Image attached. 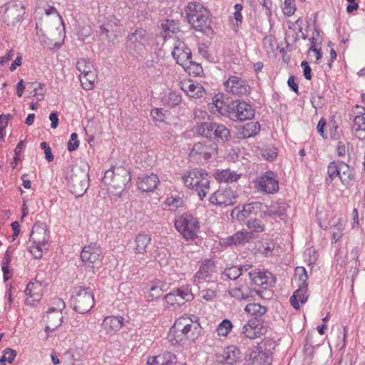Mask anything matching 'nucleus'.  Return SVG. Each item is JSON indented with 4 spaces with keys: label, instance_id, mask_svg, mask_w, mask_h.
Here are the masks:
<instances>
[{
    "label": "nucleus",
    "instance_id": "69168bd1",
    "mask_svg": "<svg viewBox=\"0 0 365 365\" xmlns=\"http://www.w3.org/2000/svg\"><path fill=\"white\" fill-rule=\"evenodd\" d=\"M262 154L264 158L269 160H273L277 155L276 149L274 148L264 149L262 150Z\"/></svg>",
    "mask_w": 365,
    "mask_h": 365
},
{
    "label": "nucleus",
    "instance_id": "f257e3e1",
    "mask_svg": "<svg viewBox=\"0 0 365 365\" xmlns=\"http://www.w3.org/2000/svg\"><path fill=\"white\" fill-rule=\"evenodd\" d=\"M209 109L213 114L225 116L234 122L250 120L255 115L252 106L245 101H235L227 103L222 95L213 98Z\"/></svg>",
    "mask_w": 365,
    "mask_h": 365
},
{
    "label": "nucleus",
    "instance_id": "58836bf2",
    "mask_svg": "<svg viewBox=\"0 0 365 365\" xmlns=\"http://www.w3.org/2000/svg\"><path fill=\"white\" fill-rule=\"evenodd\" d=\"M162 29L164 31V38L168 41L173 37L172 35L176 34L179 31L178 23L173 20H164L161 24Z\"/></svg>",
    "mask_w": 365,
    "mask_h": 365
},
{
    "label": "nucleus",
    "instance_id": "473e14b6",
    "mask_svg": "<svg viewBox=\"0 0 365 365\" xmlns=\"http://www.w3.org/2000/svg\"><path fill=\"white\" fill-rule=\"evenodd\" d=\"M151 236L145 232H140L135 238L134 250L137 254H145L151 244Z\"/></svg>",
    "mask_w": 365,
    "mask_h": 365
},
{
    "label": "nucleus",
    "instance_id": "603ef678",
    "mask_svg": "<svg viewBox=\"0 0 365 365\" xmlns=\"http://www.w3.org/2000/svg\"><path fill=\"white\" fill-rule=\"evenodd\" d=\"M232 324L229 319H224L217 327L219 336H226L230 332Z\"/></svg>",
    "mask_w": 365,
    "mask_h": 365
},
{
    "label": "nucleus",
    "instance_id": "e2e57ef3",
    "mask_svg": "<svg viewBox=\"0 0 365 365\" xmlns=\"http://www.w3.org/2000/svg\"><path fill=\"white\" fill-rule=\"evenodd\" d=\"M296 277L298 276L299 280L300 281L299 285L308 284L307 281L308 279V276L307 274V271L304 267H297L296 269Z\"/></svg>",
    "mask_w": 365,
    "mask_h": 365
},
{
    "label": "nucleus",
    "instance_id": "0e129e2a",
    "mask_svg": "<svg viewBox=\"0 0 365 365\" xmlns=\"http://www.w3.org/2000/svg\"><path fill=\"white\" fill-rule=\"evenodd\" d=\"M166 205L173 207H180L183 205V200L181 197H170L166 199Z\"/></svg>",
    "mask_w": 365,
    "mask_h": 365
},
{
    "label": "nucleus",
    "instance_id": "8fccbe9b",
    "mask_svg": "<svg viewBox=\"0 0 365 365\" xmlns=\"http://www.w3.org/2000/svg\"><path fill=\"white\" fill-rule=\"evenodd\" d=\"M28 89H31V94L36 97L38 101H41L44 98V93L43 91L42 86L37 82L29 83L27 86Z\"/></svg>",
    "mask_w": 365,
    "mask_h": 365
},
{
    "label": "nucleus",
    "instance_id": "4be33fe9",
    "mask_svg": "<svg viewBox=\"0 0 365 365\" xmlns=\"http://www.w3.org/2000/svg\"><path fill=\"white\" fill-rule=\"evenodd\" d=\"M248 356L252 365H271L272 361L269 351L258 346L250 349Z\"/></svg>",
    "mask_w": 365,
    "mask_h": 365
},
{
    "label": "nucleus",
    "instance_id": "412c9836",
    "mask_svg": "<svg viewBox=\"0 0 365 365\" xmlns=\"http://www.w3.org/2000/svg\"><path fill=\"white\" fill-rule=\"evenodd\" d=\"M357 112L353 113L352 130L355 136L359 140L365 139V108L356 105Z\"/></svg>",
    "mask_w": 365,
    "mask_h": 365
},
{
    "label": "nucleus",
    "instance_id": "ea45409f",
    "mask_svg": "<svg viewBox=\"0 0 365 365\" xmlns=\"http://www.w3.org/2000/svg\"><path fill=\"white\" fill-rule=\"evenodd\" d=\"M96 77L97 74L96 70L95 68L89 73H87L83 76H79L83 88L85 90H91L94 87Z\"/></svg>",
    "mask_w": 365,
    "mask_h": 365
},
{
    "label": "nucleus",
    "instance_id": "09e8293b",
    "mask_svg": "<svg viewBox=\"0 0 365 365\" xmlns=\"http://www.w3.org/2000/svg\"><path fill=\"white\" fill-rule=\"evenodd\" d=\"M235 12L233 13V19L235 20V23L232 24V28L234 31L237 32L238 31L239 26L242 24V15L241 11L243 9V6L240 4H236L234 6Z\"/></svg>",
    "mask_w": 365,
    "mask_h": 365
},
{
    "label": "nucleus",
    "instance_id": "0eeeda50",
    "mask_svg": "<svg viewBox=\"0 0 365 365\" xmlns=\"http://www.w3.org/2000/svg\"><path fill=\"white\" fill-rule=\"evenodd\" d=\"M185 11L189 24L195 31L205 32L211 29L209 11L202 4L190 2L187 6Z\"/></svg>",
    "mask_w": 365,
    "mask_h": 365
},
{
    "label": "nucleus",
    "instance_id": "f8f14e48",
    "mask_svg": "<svg viewBox=\"0 0 365 365\" xmlns=\"http://www.w3.org/2000/svg\"><path fill=\"white\" fill-rule=\"evenodd\" d=\"M224 90L233 96L242 97L250 93V86L245 79L237 76H230L223 83Z\"/></svg>",
    "mask_w": 365,
    "mask_h": 365
},
{
    "label": "nucleus",
    "instance_id": "bf43d9fd",
    "mask_svg": "<svg viewBox=\"0 0 365 365\" xmlns=\"http://www.w3.org/2000/svg\"><path fill=\"white\" fill-rule=\"evenodd\" d=\"M284 12L288 16L294 14L296 8H295V1L294 0H284Z\"/></svg>",
    "mask_w": 365,
    "mask_h": 365
},
{
    "label": "nucleus",
    "instance_id": "2eb2a0df",
    "mask_svg": "<svg viewBox=\"0 0 365 365\" xmlns=\"http://www.w3.org/2000/svg\"><path fill=\"white\" fill-rule=\"evenodd\" d=\"M217 144L212 141L198 142L195 143L190 157L197 160H207L217 153Z\"/></svg>",
    "mask_w": 365,
    "mask_h": 365
},
{
    "label": "nucleus",
    "instance_id": "a878e982",
    "mask_svg": "<svg viewBox=\"0 0 365 365\" xmlns=\"http://www.w3.org/2000/svg\"><path fill=\"white\" fill-rule=\"evenodd\" d=\"M49 232L44 223H35L30 235L29 242L31 243L48 244Z\"/></svg>",
    "mask_w": 365,
    "mask_h": 365
},
{
    "label": "nucleus",
    "instance_id": "4d7b16f0",
    "mask_svg": "<svg viewBox=\"0 0 365 365\" xmlns=\"http://www.w3.org/2000/svg\"><path fill=\"white\" fill-rule=\"evenodd\" d=\"M185 71L192 73L195 76H198L200 73L202 72V68L200 64L192 61V58H190V63L188 66H182Z\"/></svg>",
    "mask_w": 365,
    "mask_h": 365
},
{
    "label": "nucleus",
    "instance_id": "f3484780",
    "mask_svg": "<svg viewBox=\"0 0 365 365\" xmlns=\"http://www.w3.org/2000/svg\"><path fill=\"white\" fill-rule=\"evenodd\" d=\"M101 255L100 246L96 243H91L83 248L81 258L85 266L94 268L96 264L101 262Z\"/></svg>",
    "mask_w": 365,
    "mask_h": 365
},
{
    "label": "nucleus",
    "instance_id": "20e7f679",
    "mask_svg": "<svg viewBox=\"0 0 365 365\" xmlns=\"http://www.w3.org/2000/svg\"><path fill=\"white\" fill-rule=\"evenodd\" d=\"M130 179L128 171L124 168L119 167L106 170L103 182L108 186V190L111 195L120 197Z\"/></svg>",
    "mask_w": 365,
    "mask_h": 365
},
{
    "label": "nucleus",
    "instance_id": "4c0bfd02",
    "mask_svg": "<svg viewBox=\"0 0 365 365\" xmlns=\"http://www.w3.org/2000/svg\"><path fill=\"white\" fill-rule=\"evenodd\" d=\"M288 205L284 201L273 202L271 205L264 211L267 216H283L287 211Z\"/></svg>",
    "mask_w": 365,
    "mask_h": 365
},
{
    "label": "nucleus",
    "instance_id": "338daca9",
    "mask_svg": "<svg viewBox=\"0 0 365 365\" xmlns=\"http://www.w3.org/2000/svg\"><path fill=\"white\" fill-rule=\"evenodd\" d=\"M41 148L44 150L45 153V158L48 160V162H51L53 160V155L51 153V149L46 142H42L41 143Z\"/></svg>",
    "mask_w": 365,
    "mask_h": 365
},
{
    "label": "nucleus",
    "instance_id": "393cba45",
    "mask_svg": "<svg viewBox=\"0 0 365 365\" xmlns=\"http://www.w3.org/2000/svg\"><path fill=\"white\" fill-rule=\"evenodd\" d=\"M229 294L232 297L242 300L253 298L256 295L260 296L261 292L259 290L251 289L245 284H241L239 286L230 288Z\"/></svg>",
    "mask_w": 365,
    "mask_h": 365
},
{
    "label": "nucleus",
    "instance_id": "c9c22d12",
    "mask_svg": "<svg viewBox=\"0 0 365 365\" xmlns=\"http://www.w3.org/2000/svg\"><path fill=\"white\" fill-rule=\"evenodd\" d=\"M307 287L308 284L304 283V285H299L298 289L290 297V303L295 309L299 308V302L302 304H304L307 302L308 298L307 295Z\"/></svg>",
    "mask_w": 365,
    "mask_h": 365
},
{
    "label": "nucleus",
    "instance_id": "5fc2aeb1",
    "mask_svg": "<svg viewBox=\"0 0 365 365\" xmlns=\"http://www.w3.org/2000/svg\"><path fill=\"white\" fill-rule=\"evenodd\" d=\"M66 308L65 302L60 298H54L51 300L48 311L63 312Z\"/></svg>",
    "mask_w": 365,
    "mask_h": 365
},
{
    "label": "nucleus",
    "instance_id": "774afa93",
    "mask_svg": "<svg viewBox=\"0 0 365 365\" xmlns=\"http://www.w3.org/2000/svg\"><path fill=\"white\" fill-rule=\"evenodd\" d=\"M200 295L207 301H211L216 297L215 292L210 289L202 290Z\"/></svg>",
    "mask_w": 365,
    "mask_h": 365
},
{
    "label": "nucleus",
    "instance_id": "f03ea898",
    "mask_svg": "<svg viewBox=\"0 0 365 365\" xmlns=\"http://www.w3.org/2000/svg\"><path fill=\"white\" fill-rule=\"evenodd\" d=\"M200 331L197 317L184 314L179 317L170 330L168 337L173 344L179 343L184 339L195 340Z\"/></svg>",
    "mask_w": 365,
    "mask_h": 365
},
{
    "label": "nucleus",
    "instance_id": "3c124183",
    "mask_svg": "<svg viewBox=\"0 0 365 365\" xmlns=\"http://www.w3.org/2000/svg\"><path fill=\"white\" fill-rule=\"evenodd\" d=\"M16 356V351L10 348H6L3 351V356L0 358V365H6V362L13 363Z\"/></svg>",
    "mask_w": 365,
    "mask_h": 365
},
{
    "label": "nucleus",
    "instance_id": "a19ab883",
    "mask_svg": "<svg viewBox=\"0 0 365 365\" xmlns=\"http://www.w3.org/2000/svg\"><path fill=\"white\" fill-rule=\"evenodd\" d=\"M240 175L232 171L230 169L222 170L216 173V178L220 182H236Z\"/></svg>",
    "mask_w": 365,
    "mask_h": 365
},
{
    "label": "nucleus",
    "instance_id": "9d476101",
    "mask_svg": "<svg viewBox=\"0 0 365 365\" xmlns=\"http://www.w3.org/2000/svg\"><path fill=\"white\" fill-rule=\"evenodd\" d=\"M196 131L205 138L217 141H227L231 137L230 130L226 126L212 122L200 123L196 127Z\"/></svg>",
    "mask_w": 365,
    "mask_h": 365
},
{
    "label": "nucleus",
    "instance_id": "aec40b11",
    "mask_svg": "<svg viewBox=\"0 0 365 365\" xmlns=\"http://www.w3.org/2000/svg\"><path fill=\"white\" fill-rule=\"evenodd\" d=\"M257 190L264 193L272 194L278 191L279 183L274 173L269 171L259 177L256 182Z\"/></svg>",
    "mask_w": 365,
    "mask_h": 365
},
{
    "label": "nucleus",
    "instance_id": "b1692460",
    "mask_svg": "<svg viewBox=\"0 0 365 365\" xmlns=\"http://www.w3.org/2000/svg\"><path fill=\"white\" fill-rule=\"evenodd\" d=\"M62 312L46 311L43 316V320L46 323L45 331L47 333L46 336L48 339L50 336L48 332L53 331L57 329L63 322Z\"/></svg>",
    "mask_w": 365,
    "mask_h": 365
},
{
    "label": "nucleus",
    "instance_id": "72a5a7b5",
    "mask_svg": "<svg viewBox=\"0 0 365 365\" xmlns=\"http://www.w3.org/2000/svg\"><path fill=\"white\" fill-rule=\"evenodd\" d=\"M262 327L259 322L255 319L249 320L242 327V334L249 339H255L260 336Z\"/></svg>",
    "mask_w": 365,
    "mask_h": 365
},
{
    "label": "nucleus",
    "instance_id": "a18cd8bd",
    "mask_svg": "<svg viewBox=\"0 0 365 365\" xmlns=\"http://www.w3.org/2000/svg\"><path fill=\"white\" fill-rule=\"evenodd\" d=\"M260 129L258 122H250L247 123L242 130V135L245 138H250L257 135Z\"/></svg>",
    "mask_w": 365,
    "mask_h": 365
},
{
    "label": "nucleus",
    "instance_id": "4468645a",
    "mask_svg": "<svg viewBox=\"0 0 365 365\" xmlns=\"http://www.w3.org/2000/svg\"><path fill=\"white\" fill-rule=\"evenodd\" d=\"M237 195L230 187H220L213 192L209 199L211 204L220 206L227 207L233 205L237 202Z\"/></svg>",
    "mask_w": 365,
    "mask_h": 365
},
{
    "label": "nucleus",
    "instance_id": "1a4fd4ad",
    "mask_svg": "<svg viewBox=\"0 0 365 365\" xmlns=\"http://www.w3.org/2000/svg\"><path fill=\"white\" fill-rule=\"evenodd\" d=\"M73 309L80 313L88 312L94 305V296L90 287H78L73 291L71 299Z\"/></svg>",
    "mask_w": 365,
    "mask_h": 365
},
{
    "label": "nucleus",
    "instance_id": "ddd939ff",
    "mask_svg": "<svg viewBox=\"0 0 365 365\" xmlns=\"http://www.w3.org/2000/svg\"><path fill=\"white\" fill-rule=\"evenodd\" d=\"M172 56L181 66H188L192 58L191 50L178 36H173L172 41Z\"/></svg>",
    "mask_w": 365,
    "mask_h": 365
},
{
    "label": "nucleus",
    "instance_id": "2f4dec72",
    "mask_svg": "<svg viewBox=\"0 0 365 365\" xmlns=\"http://www.w3.org/2000/svg\"><path fill=\"white\" fill-rule=\"evenodd\" d=\"M176 361L175 355L170 351H164L157 356H150L147 360L148 365H169Z\"/></svg>",
    "mask_w": 365,
    "mask_h": 365
},
{
    "label": "nucleus",
    "instance_id": "c756f323",
    "mask_svg": "<svg viewBox=\"0 0 365 365\" xmlns=\"http://www.w3.org/2000/svg\"><path fill=\"white\" fill-rule=\"evenodd\" d=\"M262 203L259 202H253L249 204L245 205L242 209L240 210L238 207H235L232 210V215H234L237 212V218L240 221H242L250 215H256L262 210Z\"/></svg>",
    "mask_w": 365,
    "mask_h": 365
},
{
    "label": "nucleus",
    "instance_id": "de8ad7c7",
    "mask_svg": "<svg viewBox=\"0 0 365 365\" xmlns=\"http://www.w3.org/2000/svg\"><path fill=\"white\" fill-rule=\"evenodd\" d=\"M76 68L80 72L79 76H83L94 69L93 63L87 58H81L77 61Z\"/></svg>",
    "mask_w": 365,
    "mask_h": 365
},
{
    "label": "nucleus",
    "instance_id": "6e6d98bb",
    "mask_svg": "<svg viewBox=\"0 0 365 365\" xmlns=\"http://www.w3.org/2000/svg\"><path fill=\"white\" fill-rule=\"evenodd\" d=\"M332 238L335 242L339 240L343 236L344 225L339 222L331 227Z\"/></svg>",
    "mask_w": 365,
    "mask_h": 365
},
{
    "label": "nucleus",
    "instance_id": "f704fd0d",
    "mask_svg": "<svg viewBox=\"0 0 365 365\" xmlns=\"http://www.w3.org/2000/svg\"><path fill=\"white\" fill-rule=\"evenodd\" d=\"M339 178L344 185L348 186L349 182L354 179V170L346 163L341 161H339Z\"/></svg>",
    "mask_w": 365,
    "mask_h": 365
},
{
    "label": "nucleus",
    "instance_id": "a211bd4d",
    "mask_svg": "<svg viewBox=\"0 0 365 365\" xmlns=\"http://www.w3.org/2000/svg\"><path fill=\"white\" fill-rule=\"evenodd\" d=\"M46 286V283L36 279L31 281L25 289V293L27 295L26 304L30 306H35V304L41 299Z\"/></svg>",
    "mask_w": 365,
    "mask_h": 365
},
{
    "label": "nucleus",
    "instance_id": "37998d69",
    "mask_svg": "<svg viewBox=\"0 0 365 365\" xmlns=\"http://www.w3.org/2000/svg\"><path fill=\"white\" fill-rule=\"evenodd\" d=\"M155 258L161 267L168 265L171 260L170 253L165 247L158 248Z\"/></svg>",
    "mask_w": 365,
    "mask_h": 365
},
{
    "label": "nucleus",
    "instance_id": "e433bc0d",
    "mask_svg": "<svg viewBox=\"0 0 365 365\" xmlns=\"http://www.w3.org/2000/svg\"><path fill=\"white\" fill-rule=\"evenodd\" d=\"M127 38L128 42L134 46H135L136 43L143 45L149 40V36L145 29L143 28H138L135 31L128 34Z\"/></svg>",
    "mask_w": 365,
    "mask_h": 365
},
{
    "label": "nucleus",
    "instance_id": "bb28decb",
    "mask_svg": "<svg viewBox=\"0 0 365 365\" xmlns=\"http://www.w3.org/2000/svg\"><path fill=\"white\" fill-rule=\"evenodd\" d=\"M24 13L23 7L11 6L6 9L4 15V21L8 26H16L24 19Z\"/></svg>",
    "mask_w": 365,
    "mask_h": 365
},
{
    "label": "nucleus",
    "instance_id": "864d4df0",
    "mask_svg": "<svg viewBox=\"0 0 365 365\" xmlns=\"http://www.w3.org/2000/svg\"><path fill=\"white\" fill-rule=\"evenodd\" d=\"M222 275L226 277L229 279L235 280L241 275V272L238 266H232L226 268Z\"/></svg>",
    "mask_w": 365,
    "mask_h": 365
},
{
    "label": "nucleus",
    "instance_id": "423d86ee",
    "mask_svg": "<svg viewBox=\"0 0 365 365\" xmlns=\"http://www.w3.org/2000/svg\"><path fill=\"white\" fill-rule=\"evenodd\" d=\"M247 226L250 231L241 230L231 236L222 238L220 245L225 247L244 245L254 238L253 232H262L264 230V223L257 218H250L247 220Z\"/></svg>",
    "mask_w": 365,
    "mask_h": 365
},
{
    "label": "nucleus",
    "instance_id": "79ce46f5",
    "mask_svg": "<svg viewBox=\"0 0 365 365\" xmlns=\"http://www.w3.org/2000/svg\"><path fill=\"white\" fill-rule=\"evenodd\" d=\"M245 310L246 312L254 316L256 319L257 317L263 316L267 312V308L258 303L248 304L245 307Z\"/></svg>",
    "mask_w": 365,
    "mask_h": 365
},
{
    "label": "nucleus",
    "instance_id": "13d9d810",
    "mask_svg": "<svg viewBox=\"0 0 365 365\" xmlns=\"http://www.w3.org/2000/svg\"><path fill=\"white\" fill-rule=\"evenodd\" d=\"M162 289L159 286H150L149 288V294L147 296L148 300H153L160 297Z\"/></svg>",
    "mask_w": 365,
    "mask_h": 365
},
{
    "label": "nucleus",
    "instance_id": "dca6fc26",
    "mask_svg": "<svg viewBox=\"0 0 365 365\" xmlns=\"http://www.w3.org/2000/svg\"><path fill=\"white\" fill-rule=\"evenodd\" d=\"M241 358L240 349L234 345L228 346L216 354V362L219 365H236Z\"/></svg>",
    "mask_w": 365,
    "mask_h": 365
},
{
    "label": "nucleus",
    "instance_id": "7ed1b4c3",
    "mask_svg": "<svg viewBox=\"0 0 365 365\" xmlns=\"http://www.w3.org/2000/svg\"><path fill=\"white\" fill-rule=\"evenodd\" d=\"M211 178L209 174L202 169H194L185 173L182 182L189 189L197 193L199 198L202 200L210 189Z\"/></svg>",
    "mask_w": 365,
    "mask_h": 365
},
{
    "label": "nucleus",
    "instance_id": "c03bdc74",
    "mask_svg": "<svg viewBox=\"0 0 365 365\" xmlns=\"http://www.w3.org/2000/svg\"><path fill=\"white\" fill-rule=\"evenodd\" d=\"M48 244L43 243H31L29 247V252L36 259H41L43 257V253L48 250Z\"/></svg>",
    "mask_w": 365,
    "mask_h": 365
},
{
    "label": "nucleus",
    "instance_id": "cd10ccee",
    "mask_svg": "<svg viewBox=\"0 0 365 365\" xmlns=\"http://www.w3.org/2000/svg\"><path fill=\"white\" fill-rule=\"evenodd\" d=\"M160 182L157 175L151 173L150 175L143 174L138 178V187L143 192L154 191Z\"/></svg>",
    "mask_w": 365,
    "mask_h": 365
},
{
    "label": "nucleus",
    "instance_id": "39448f33",
    "mask_svg": "<svg viewBox=\"0 0 365 365\" xmlns=\"http://www.w3.org/2000/svg\"><path fill=\"white\" fill-rule=\"evenodd\" d=\"M66 179L70 192L77 197H81L88 187V171L86 166H72L68 170Z\"/></svg>",
    "mask_w": 365,
    "mask_h": 365
},
{
    "label": "nucleus",
    "instance_id": "5701e85b",
    "mask_svg": "<svg viewBox=\"0 0 365 365\" xmlns=\"http://www.w3.org/2000/svg\"><path fill=\"white\" fill-rule=\"evenodd\" d=\"M123 322L124 319L120 316L106 317L101 324V332L107 336H113L123 327Z\"/></svg>",
    "mask_w": 365,
    "mask_h": 365
},
{
    "label": "nucleus",
    "instance_id": "49530a36",
    "mask_svg": "<svg viewBox=\"0 0 365 365\" xmlns=\"http://www.w3.org/2000/svg\"><path fill=\"white\" fill-rule=\"evenodd\" d=\"M339 161H332L329 164L327 167L328 177L326 179V182L328 185L332 183V181L335 178L339 177Z\"/></svg>",
    "mask_w": 365,
    "mask_h": 365
},
{
    "label": "nucleus",
    "instance_id": "680f3d73",
    "mask_svg": "<svg viewBox=\"0 0 365 365\" xmlns=\"http://www.w3.org/2000/svg\"><path fill=\"white\" fill-rule=\"evenodd\" d=\"M181 101L182 98L179 94L175 92H171L169 93L168 97V103L169 106L172 107L178 106L181 103Z\"/></svg>",
    "mask_w": 365,
    "mask_h": 365
},
{
    "label": "nucleus",
    "instance_id": "9b49d317",
    "mask_svg": "<svg viewBox=\"0 0 365 365\" xmlns=\"http://www.w3.org/2000/svg\"><path fill=\"white\" fill-rule=\"evenodd\" d=\"M194 296L191 290L187 287L175 289L165 296V304L168 308L175 309L187 302L192 300Z\"/></svg>",
    "mask_w": 365,
    "mask_h": 365
},
{
    "label": "nucleus",
    "instance_id": "6e6552de",
    "mask_svg": "<svg viewBox=\"0 0 365 365\" xmlns=\"http://www.w3.org/2000/svg\"><path fill=\"white\" fill-rule=\"evenodd\" d=\"M175 227L181 236L188 240L198 237L200 225L198 220L190 213H184L176 217Z\"/></svg>",
    "mask_w": 365,
    "mask_h": 365
},
{
    "label": "nucleus",
    "instance_id": "c85d7f7f",
    "mask_svg": "<svg viewBox=\"0 0 365 365\" xmlns=\"http://www.w3.org/2000/svg\"><path fill=\"white\" fill-rule=\"evenodd\" d=\"M180 88L190 97L200 98L203 97L205 91L199 83H195L191 80H185L180 83Z\"/></svg>",
    "mask_w": 365,
    "mask_h": 365
},
{
    "label": "nucleus",
    "instance_id": "052dcab7",
    "mask_svg": "<svg viewBox=\"0 0 365 365\" xmlns=\"http://www.w3.org/2000/svg\"><path fill=\"white\" fill-rule=\"evenodd\" d=\"M79 146V141L78 140V135L76 133H73L71 135V139L68 142L67 148L68 151L73 152L76 150Z\"/></svg>",
    "mask_w": 365,
    "mask_h": 365
},
{
    "label": "nucleus",
    "instance_id": "7c9ffc66",
    "mask_svg": "<svg viewBox=\"0 0 365 365\" xmlns=\"http://www.w3.org/2000/svg\"><path fill=\"white\" fill-rule=\"evenodd\" d=\"M215 270V262L210 259L205 260L200 265L199 270L195 273L194 282L200 283L210 279Z\"/></svg>",
    "mask_w": 365,
    "mask_h": 365
},
{
    "label": "nucleus",
    "instance_id": "6ab92c4d",
    "mask_svg": "<svg viewBox=\"0 0 365 365\" xmlns=\"http://www.w3.org/2000/svg\"><path fill=\"white\" fill-rule=\"evenodd\" d=\"M248 274L254 285L260 287L264 289L271 288L275 283L272 274L267 271L255 269L250 271Z\"/></svg>",
    "mask_w": 365,
    "mask_h": 365
}]
</instances>
